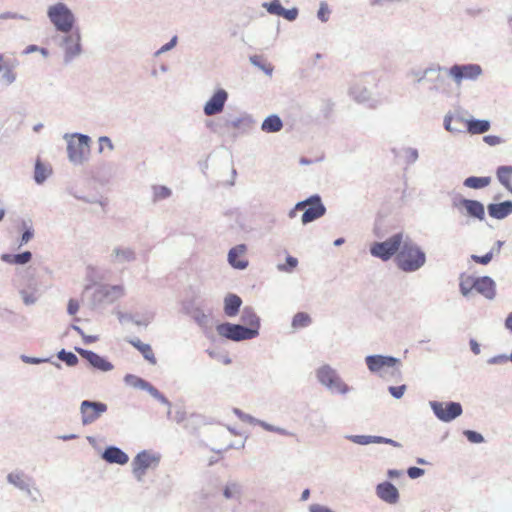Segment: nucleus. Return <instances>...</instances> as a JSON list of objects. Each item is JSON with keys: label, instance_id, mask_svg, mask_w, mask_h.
<instances>
[{"label": "nucleus", "instance_id": "nucleus-45", "mask_svg": "<svg viewBox=\"0 0 512 512\" xmlns=\"http://www.w3.org/2000/svg\"><path fill=\"white\" fill-rule=\"evenodd\" d=\"M310 323H311V318L305 312L296 313L292 319V327L296 328V329L307 327Z\"/></svg>", "mask_w": 512, "mask_h": 512}, {"label": "nucleus", "instance_id": "nucleus-55", "mask_svg": "<svg viewBox=\"0 0 512 512\" xmlns=\"http://www.w3.org/2000/svg\"><path fill=\"white\" fill-rule=\"evenodd\" d=\"M493 256H494V249H491L485 255H482V256L472 255L471 258L476 263H479V264H482V265H487L488 263H490V261L492 260Z\"/></svg>", "mask_w": 512, "mask_h": 512}, {"label": "nucleus", "instance_id": "nucleus-52", "mask_svg": "<svg viewBox=\"0 0 512 512\" xmlns=\"http://www.w3.org/2000/svg\"><path fill=\"white\" fill-rule=\"evenodd\" d=\"M330 13H331V11L328 7V4L326 2H321L320 6H319V10L317 12L318 19L321 22L326 23L329 20Z\"/></svg>", "mask_w": 512, "mask_h": 512}, {"label": "nucleus", "instance_id": "nucleus-38", "mask_svg": "<svg viewBox=\"0 0 512 512\" xmlns=\"http://www.w3.org/2000/svg\"><path fill=\"white\" fill-rule=\"evenodd\" d=\"M51 169L44 165L40 160L35 163L34 180L37 184H43L50 176Z\"/></svg>", "mask_w": 512, "mask_h": 512}, {"label": "nucleus", "instance_id": "nucleus-2", "mask_svg": "<svg viewBox=\"0 0 512 512\" xmlns=\"http://www.w3.org/2000/svg\"><path fill=\"white\" fill-rule=\"evenodd\" d=\"M62 52V62L65 66L83 54L82 35L78 27L69 32L59 33L52 38Z\"/></svg>", "mask_w": 512, "mask_h": 512}, {"label": "nucleus", "instance_id": "nucleus-6", "mask_svg": "<svg viewBox=\"0 0 512 512\" xmlns=\"http://www.w3.org/2000/svg\"><path fill=\"white\" fill-rule=\"evenodd\" d=\"M316 378L332 394L346 395L353 389L342 379L338 371L329 364H324L316 370Z\"/></svg>", "mask_w": 512, "mask_h": 512}, {"label": "nucleus", "instance_id": "nucleus-59", "mask_svg": "<svg viewBox=\"0 0 512 512\" xmlns=\"http://www.w3.org/2000/svg\"><path fill=\"white\" fill-rule=\"evenodd\" d=\"M177 41V36H173L168 43L164 44L159 50L155 52V56H159L173 49L176 46Z\"/></svg>", "mask_w": 512, "mask_h": 512}, {"label": "nucleus", "instance_id": "nucleus-19", "mask_svg": "<svg viewBox=\"0 0 512 512\" xmlns=\"http://www.w3.org/2000/svg\"><path fill=\"white\" fill-rule=\"evenodd\" d=\"M228 96V92L223 88H219L214 91L203 107L204 114L206 116L220 114L224 110Z\"/></svg>", "mask_w": 512, "mask_h": 512}, {"label": "nucleus", "instance_id": "nucleus-32", "mask_svg": "<svg viewBox=\"0 0 512 512\" xmlns=\"http://www.w3.org/2000/svg\"><path fill=\"white\" fill-rule=\"evenodd\" d=\"M496 177L499 183L512 194V166L502 165L496 169Z\"/></svg>", "mask_w": 512, "mask_h": 512}, {"label": "nucleus", "instance_id": "nucleus-50", "mask_svg": "<svg viewBox=\"0 0 512 512\" xmlns=\"http://www.w3.org/2000/svg\"><path fill=\"white\" fill-rule=\"evenodd\" d=\"M195 418H197V414H190V415H187L186 411L182 408H179L175 411V414H174V421L177 423V424H183L185 423L186 420L188 421H193Z\"/></svg>", "mask_w": 512, "mask_h": 512}, {"label": "nucleus", "instance_id": "nucleus-41", "mask_svg": "<svg viewBox=\"0 0 512 512\" xmlns=\"http://www.w3.org/2000/svg\"><path fill=\"white\" fill-rule=\"evenodd\" d=\"M476 278L477 277L473 276L461 277L459 287L463 296L467 297L473 290H475Z\"/></svg>", "mask_w": 512, "mask_h": 512}, {"label": "nucleus", "instance_id": "nucleus-29", "mask_svg": "<svg viewBox=\"0 0 512 512\" xmlns=\"http://www.w3.org/2000/svg\"><path fill=\"white\" fill-rule=\"evenodd\" d=\"M241 322L244 324L245 327H248V329L255 330L256 337L259 335L261 320L252 307L245 306L242 309Z\"/></svg>", "mask_w": 512, "mask_h": 512}, {"label": "nucleus", "instance_id": "nucleus-58", "mask_svg": "<svg viewBox=\"0 0 512 512\" xmlns=\"http://www.w3.org/2000/svg\"><path fill=\"white\" fill-rule=\"evenodd\" d=\"M15 264L24 265L32 259V253L30 251H24L19 254H15Z\"/></svg>", "mask_w": 512, "mask_h": 512}, {"label": "nucleus", "instance_id": "nucleus-5", "mask_svg": "<svg viewBox=\"0 0 512 512\" xmlns=\"http://www.w3.org/2000/svg\"><path fill=\"white\" fill-rule=\"evenodd\" d=\"M443 70H445L444 67L433 64L424 69L411 68L407 71L406 76L413 80L414 85H420L424 82L430 83L428 92L430 94H437L444 83V78L441 76Z\"/></svg>", "mask_w": 512, "mask_h": 512}, {"label": "nucleus", "instance_id": "nucleus-25", "mask_svg": "<svg viewBox=\"0 0 512 512\" xmlns=\"http://www.w3.org/2000/svg\"><path fill=\"white\" fill-rule=\"evenodd\" d=\"M246 251L247 247L245 244H239L231 248L228 252L229 264L235 269H245L248 266V260L244 258Z\"/></svg>", "mask_w": 512, "mask_h": 512}, {"label": "nucleus", "instance_id": "nucleus-35", "mask_svg": "<svg viewBox=\"0 0 512 512\" xmlns=\"http://www.w3.org/2000/svg\"><path fill=\"white\" fill-rule=\"evenodd\" d=\"M191 316L193 320L197 323L199 327L206 330L212 327V319L209 313H205V311L201 308H195L191 312Z\"/></svg>", "mask_w": 512, "mask_h": 512}, {"label": "nucleus", "instance_id": "nucleus-9", "mask_svg": "<svg viewBox=\"0 0 512 512\" xmlns=\"http://www.w3.org/2000/svg\"><path fill=\"white\" fill-rule=\"evenodd\" d=\"M452 206L467 219L479 222H483L486 219L485 206L478 200L459 197L453 200Z\"/></svg>", "mask_w": 512, "mask_h": 512}, {"label": "nucleus", "instance_id": "nucleus-27", "mask_svg": "<svg viewBox=\"0 0 512 512\" xmlns=\"http://www.w3.org/2000/svg\"><path fill=\"white\" fill-rule=\"evenodd\" d=\"M487 211L491 218L502 220L512 214V201L506 200L500 203H490L487 206Z\"/></svg>", "mask_w": 512, "mask_h": 512}, {"label": "nucleus", "instance_id": "nucleus-12", "mask_svg": "<svg viewBox=\"0 0 512 512\" xmlns=\"http://www.w3.org/2000/svg\"><path fill=\"white\" fill-rule=\"evenodd\" d=\"M124 382L135 389L146 391L161 404L166 405L168 407L167 416H171V402L150 382L133 374L125 375Z\"/></svg>", "mask_w": 512, "mask_h": 512}, {"label": "nucleus", "instance_id": "nucleus-7", "mask_svg": "<svg viewBox=\"0 0 512 512\" xmlns=\"http://www.w3.org/2000/svg\"><path fill=\"white\" fill-rule=\"evenodd\" d=\"M402 242H404V233L398 232L384 241L372 243L369 251L373 257L386 262L393 256L396 257V254L402 246Z\"/></svg>", "mask_w": 512, "mask_h": 512}, {"label": "nucleus", "instance_id": "nucleus-48", "mask_svg": "<svg viewBox=\"0 0 512 512\" xmlns=\"http://www.w3.org/2000/svg\"><path fill=\"white\" fill-rule=\"evenodd\" d=\"M20 359L24 362V363H27V364H41V363H46V362H50L52 363L56 368L60 369L61 368V364L59 362H56V361H51L50 358H38V357H31V356H27V355H21L20 356Z\"/></svg>", "mask_w": 512, "mask_h": 512}, {"label": "nucleus", "instance_id": "nucleus-53", "mask_svg": "<svg viewBox=\"0 0 512 512\" xmlns=\"http://www.w3.org/2000/svg\"><path fill=\"white\" fill-rule=\"evenodd\" d=\"M463 434L466 436L469 442L479 444L484 442V437L479 432L473 430H465Z\"/></svg>", "mask_w": 512, "mask_h": 512}, {"label": "nucleus", "instance_id": "nucleus-1", "mask_svg": "<svg viewBox=\"0 0 512 512\" xmlns=\"http://www.w3.org/2000/svg\"><path fill=\"white\" fill-rule=\"evenodd\" d=\"M426 263V254L408 235L395 257V264L403 272L412 273L420 270Z\"/></svg>", "mask_w": 512, "mask_h": 512}, {"label": "nucleus", "instance_id": "nucleus-64", "mask_svg": "<svg viewBox=\"0 0 512 512\" xmlns=\"http://www.w3.org/2000/svg\"><path fill=\"white\" fill-rule=\"evenodd\" d=\"M98 142H99V153H102L103 150H104V146H106L110 151H112L114 149V145L111 141V139L107 136H101L99 137L98 139Z\"/></svg>", "mask_w": 512, "mask_h": 512}, {"label": "nucleus", "instance_id": "nucleus-47", "mask_svg": "<svg viewBox=\"0 0 512 512\" xmlns=\"http://www.w3.org/2000/svg\"><path fill=\"white\" fill-rule=\"evenodd\" d=\"M262 7L267 10L269 14L281 16L284 7L279 0H272L271 2L262 3Z\"/></svg>", "mask_w": 512, "mask_h": 512}, {"label": "nucleus", "instance_id": "nucleus-22", "mask_svg": "<svg viewBox=\"0 0 512 512\" xmlns=\"http://www.w3.org/2000/svg\"><path fill=\"white\" fill-rule=\"evenodd\" d=\"M135 249L129 246L117 245L110 253V262L114 265H123L136 261Z\"/></svg>", "mask_w": 512, "mask_h": 512}, {"label": "nucleus", "instance_id": "nucleus-57", "mask_svg": "<svg viewBox=\"0 0 512 512\" xmlns=\"http://www.w3.org/2000/svg\"><path fill=\"white\" fill-rule=\"evenodd\" d=\"M0 19H18L23 21H31V18L28 15L13 13V12H4L0 14Z\"/></svg>", "mask_w": 512, "mask_h": 512}, {"label": "nucleus", "instance_id": "nucleus-16", "mask_svg": "<svg viewBox=\"0 0 512 512\" xmlns=\"http://www.w3.org/2000/svg\"><path fill=\"white\" fill-rule=\"evenodd\" d=\"M107 405L103 402L84 400L80 404L81 422L83 425L94 423L107 411Z\"/></svg>", "mask_w": 512, "mask_h": 512}, {"label": "nucleus", "instance_id": "nucleus-23", "mask_svg": "<svg viewBox=\"0 0 512 512\" xmlns=\"http://www.w3.org/2000/svg\"><path fill=\"white\" fill-rule=\"evenodd\" d=\"M376 495L387 504H397L400 494L395 485L389 481H384L376 486Z\"/></svg>", "mask_w": 512, "mask_h": 512}, {"label": "nucleus", "instance_id": "nucleus-15", "mask_svg": "<svg viewBox=\"0 0 512 512\" xmlns=\"http://www.w3.org/2000/svg\"><path fill=\"white\" fill-rule=\"evenodd\" d=\"M348 95L356 103L367 105L372 109L379 107L381 104V101L373 95L372 91L359 82L350 84Z\"/></svg>", "mask_w": 512, "mask_h": 512}, {"label": "nucleus", "instance_id": "nucleus-33", "mask_svg": "<svg viewBox=\"0 0 512 512\" xmlns=\"http://www.w3.org/2000/svg\"><path fill=\"white\" fill-rule=\"evenodd\" d=\"M128 342L135 347L150 364L157 363L154 352L149 344L141 342L138 338L129 339Z\"/></svg>", "mask_w": 512, "mask_h": 512}, {"label": "nucleus", "instance_id": "nucleus-26", "mask_svg": "<svg viewBox=\"0 0 512 512\" xmlns=\"http://www.w3.org/2000/svg\"><path fill=\"white\" fill-rule=\"evenodd\" d=\"M475 291L486 299L493 300L496 296V284L489 276L477 277Z\"/></svg>", "mask_w": 512, "mask_h": 512}, {"label": "nucleus", "instance_id": "nucleus-51", "mask_svg": "<svg viewBox=\"0 0 512 512\" xmlns=\"http://www.w3.org/2000/svg\"><path fill=\"white\" fill-rule=\"evenodd\" d=\"M298 264V260L293 256L286 257V264H278L277 269L283 272H291Z\"/></svg>", "mask_w": 512, "mask_h": 512}, {"label": "nucleus", "instance_id": "nucleus-11", "mask_svg": "<svg viewBox=\"0 0 512 512\" xmlns=\"http://www.w3.org/2000/svg\"><path fill=\"white\" fill-rule=\"evenodd\" d=\"M216 331L219 336L234 342L256 338L255 330L248 329V327L241 324H234L230 322L218 324L216 326Z\"/></svg>", "mask_w": 512, "mask_h": 512}, {"label": "nucleus", "instance_id": "nucleus-28", "mask_svg": "<svg viewBox=\"0 0 512 512\" xmlns=\"http://www.w3.org/2000/svg\"><path fill=\"white\" fill-rule=\"evenodd\" d=\"M101 457L110 464L125 465L129 461L128 455L116 446H108Z\"/></svg>", "mask_w": 512, "mask_h": 512}, {"label": "nucleus", "instance_id": "nucleus-31", "mask_svg": "<svg viewBox=\"0 0 512 512\" xmlns=\"http://www.w3.org/2000/svg\"><path fill=\"white\" fill-rule=\"evenodd\" d=\"M242 305V299L233 293H229L224 297V313L228 317H234L239 313Z\"/></svg>", "mask_w": 512, "mask_h": 512}, {"label": "nucleus", "instance_id": "nucleus-18", "mask_svg": "<svg viewBox=\"0 0 512 512\" xmlns=\"http://www.w3.org/2000/svg\"><path fill=\"white\" fill-rule=\"evenodd\" d=\"M6 480L29 497H32L33 491L39 493L38 488L32 487L33 479L22 470H14L8 473Z\"/></svg>", "mask_w": 512, "mask_h": 512}, {"label": "nucleus", "instance_id": "nucleus-54", "mask_svg": "<svg viewBox=\"0 0 512 512\" xmlns=\"http://www.w3.org/2000/svg\"><path fill=\"white\" fill-rule=\"evenodd\" d=\"M404 154H405L406 162L408 164L415 163L419 158V153L416 148H412V147L405 148Z\"/></svg>", "mask_w": 512, "mask_h": 512}, {"label": "nucleus", "instance_id": "nucleus-56", "mask_svg": "<svg viewBox=\"0 0 512 512\" xmlns=\"http://www.w3.org/2000/svg\"><path fill=\"white\" fill-rule=\"evenodd\" d=\"M1 77H2L3 82L6 85H11V84H13L16 81V73L9 66L2 73Z\"/></svg>", "mask_w": 512, "mask_h": 512}, {"label": "nucleus", "instance_id": "nucleus-20", "mask_svg": "<svg viewBox=\"0 0 512 512\" xmlns=\"http://www.w3.org/2000/svg\"><path fill=\"white\" fill-rule=\"evenodd\" d=\"M366 365L370 372L379 373L385 368H393L400 363L398 358L380 354L368 355L365 358Z\"/></svg>", "mask_w": 512, "mask_h": 512}, {"label": "nucleus", "instance_id": "nucleus-42", "mask_svg": "<svg viewBox=\"0 0 512 512\" xmlns=\"http://www.w3.org/2000/svg\"><path fill=\"white\" fill-rule=\"evenodd\" d=\"M347 439L358 445L378 444L379 436L373 435H348Z\"/></svg>", "mask_w": 512, "mask_h": 512}, {"label": "nucleus", "instance_id": "nucleus-36", "mask_svg": "<svg viewBox=\"0 0 512 512\" xmlns=\"http://www.w3.org/2000/svg\"><path fill=\"white\" fill-rule=\"evenodd\" d=\"M490 129V122L484 119L467 120V132L470 134H483Z\"/></svg>", "mask_w": 512, "mask_h": 512}, {"label": "nucleus", "instance_id": "nucleus-14", "mask_svg": "<svg viewBox=\"0 0 512 512\" xmlns=\"http://www.w3.org/2000/svg\"><path fill=\"white\" fill-rule=\"evenodd\" d=\"M160 457L146 450L139 452L132 461V472L138 481H142L146 470L156 468L159 464Z\"/></svg>", "mask_w": 512, "mask_h": 512}, {"label": "nucleus", "instance_id": "nucleus-37", "mask_svg": "<svg viewBox=\"0 0 512 512\" xmlns=\"http://www.w3.org/2000/svg\"><path fill=\"white\" fill-rule=\"evenodd\" d=\"M491 183V177L489 176H483V177H477V176H470L467 177L463 181V185L467 188L471 189H483L487 186H489Z\"/></svg>", "mask_w": 512, "mask_h": 512}, {"label": "nucleus", "instance_id": "nucleus-10", "mask_svg": "<svg viewBox=\"0 0 512 512\" xmlns=\"http://www.w3.org/2000/svg\"><path fill=\"white\" fill-rule=\"evenodd\" d=\"M126 294L124 285H99L92 294L93 307L111 304Z\"/></svg>", "mask_w": 512, "mask_h": 512}, {"label": "nucleus", "instance_id": "nucleus-49", "mask_svg": "<svg viewBox=\"0 0 512 512\" xmlns=\"http://www.w3.org/2000/svg\"><path fill=\"white\" fill-rule=\"evenodd\" d=\"M250 63L255 67H258L262 71H264L267 75H271L273 72V67L270 64H266L262 61L261 57L254 55L250 57Z\"/></svg>", "mask_w": 512, "mask_h": 512}, {"label": "nucleus", "instance_id": "nucleus-63", "mask_svg": "<svg viewBox=\"0 0 512 512\" xmlns=\"http://www.w3.org/2000/svg\"><path fill=\"white\" fill-rule=\"evenodd\" d=\"M25 227V231L23 232L21 236L20 246L27 244L34 235V230L31 226L26 227V223L23 224Z\"/></svg>", "mask_w": 512, "mask_h": 512}, {"label": "nucleus", "instance_id": "nucleus-8", "mask_svg": "<svg viewBox=\"0 0 512 512\" xmlns=\"http://www.w3.org/2000/svg\"><path fill=\"white\" fill-rule=\"evenodd\" d=\"M482 74V67L475 63L454 64L447 69L448 77L451 78L457 87H460L464 81L478 80Z\"/></svg>", "mask_w": 512, "mask_h": 512}, {"label": "nucleus", "instance_id": "nucleus-40", "mask_svg": "<svg viewBox=\"0 0 512 512\" xmlns=\"http://www.w3.org/2000/svg\"><path fill=\"white\" fill-rule=\"evenodd\" d=\"M241 495V486L237 482H228L223 489V496L225 499H238Z\"/></svg>", "mask_w": 512, "mask_h": 512}, {"label": "nucleus", "instance_id": "nucleus-46", "mask_svg": "<svg viewBox=\"0 0 512 512\" xmlns=\"http://www.w3.org/2000/svg\"><path fill=\"white\" fill-rule=\"evenodd\" d=\"M57 358L66 363V365L73 367L78 363V357L73 353L66 351L65 349L60 350L57 353Z\"/></svg>", "mask_w": 512, "mask_h": 512}, {"label": "nucleus", "instance_id": "nucleus-17", "mask_svg": "<svg viewBox=\"0 0 512 512\" xmlns=\"http://www.w3.org/2000/svg\"><path fill=\"white\" fill-rule=\"evenodd\" d=\"M304 201H308V203L301 217L303 225L311 223L325 214L326 208L318 194L312 195Z\"/></svg>", "mask_w": 512, "mask_h": 512}, {"label": "nucleus", "instance_id": "nucleus-24", "mask_svg": "<svg viewBox=\"0 0 512 512\" xmlns=\"http://www.w3.org/2000/svg\"><path fill=\"white\" fill-rule=\"evenodd\" d=\"M443 126L452 134L464 133L467 130V120L459 114L448 113L444 116Z\"/></svg>", "mask_w": 512, "mask_h": 512}, {"label": "nucleus", "instance_id": "nucleus-60", "mask_svg": "<svg viewBox=\"0 0 512 512\" xmlns=\"http://www.w3.org/2000/svg\"><path fill=\"white\" fill-rule=\"evenodd\" d=\"M508 355L507 354H499V355H495L493 357H490L488 360H487V364L489 365H502V364H505L509 361V358H507Z\"/></svg>", "mask_w": 512, "mask_h": 512}, {"label": "nucleus", "instance_id": "nucleus-13", "mask_svg": "<svg viewBox=\"0 0 512 512\" xmlns=\"http://www.w3.org/2000/svg\"><path fill=\"white\" fill-rule=\"evenodd\" d=\"M429 405L435 416L445 423L453 421L463 413L462 405L459 402L430 401Z\"/></svg>", "mask_w": 512, "mask_h": 512}, {"label": "nucleus", "instance_id": "nucleus-30", "mask_svg": "<svg viewBox=\"0 0 512 512\" xmlns=\"http://www.w3.org/2000/svg\"><path fill=\"white\" fill-rule=\"evenodd\" d=\"M242 421L246 422V423H249V424H252V425H259L263 429H265L266 431H269V432L278 433V434L284 435V436H294V433L286 430L285 428L274 426V425L269 424V423H267V422H265L263 420L257 419V418H255L252 415L247 414V413H245V415L243 416V420Z\"/></svg>", "mask_w": 512, "mask_h": 512}, {"label": "nucleus", "instance_id": "nucleus-4", "mask_svg": "<svg viewBox=\"0 0 512 512\" xmlns=\"http://www.w3.org/2000/svg\"><path fill=\"white\" fill-rule=\"evenodd\" d=\"M46 15L58 34L75 30L76 16L69 6L61 0L49 5Z\"/></svg>", "mask_w": 512, "mask_h": 512}, {"label": "nucleus", "instance_id": "nucleus-3", "mask_svg": "<svg viewBox=\"0 0 512 512\" xmlns=\"http://www.w3.org/2000/svg\"><path fill=\"white\" fill-rule=\"evenodd\" d=\"M63 139L67 143V158L74 166L84 165L90 158L91 138L82 133H66Z\"/></svg>", "mask_w": 512, "mask_h": 512}, {"label": "nucleus", "instance_id": "nucleus-43", "mask_svg": "<svg viewBox=\"0 0 512 512\" xmlns=\"http://www.w3.org/2000/svg\"><path fill=\"white\" fill-rule=\"evenodd\" d=\"M254 123L251 116L246 115L237 117L227 122V125L233 129L248 128Z\"/></svg>", "mask_w": 512, "mask_h": 512}, {"label": "nucleus", "instance_id": "nucleus-34", "mask_svg": "<svg viewBox=\"0 0 512 512\" xmlns=\"http://www.w3.org/2000/svg\"><path fill=\"white\" fill-rule=\"evenodd\" d=\"M283 128V122L281 118L272 114L264 119L261 124V129L266 133H276L279 132Z\"/></svg>", "mask_w": 512, "mask_h": 512}, {"label": "nucleus", "instance_id": "nucleus-62", "mask_svg": "<svg viewBox=\"0 0 512 512\" xmlns=\"http://www.w3.org/2000/svg\"><path fill=\"white\" fill-rule=\"evenodd\" d=\"M308 201H299L296 205L288 212V217L293 219L297 216L298 211H302L307 207Z\"/></svg>", "mask_w": 512, "mask_h": 512}, {"label": "nucleus", "instance_id": "nucleus-61", "mask_svg": "<svg viewBox=\"0 0 512 512\" xmlns=\"http://www.w3.org/2000/svg\"><path fill=\"white\" fill-rule=\"evenodd\" d=\"M388 391L389 393L396 399H400L405 391H406V386L405 385H400V386H390L388 388Z\"/></svg>", "mask_w": 512, "mask_h": 512}, {"label": "nucleus", "instance_id": "nucleus-44", "mask_svg": "<svg viewBox=\"0 0 512 512\" xmlns=\"http://www.w3.org/2000/svg\"><path fill=\"white\" fill-rule=\"evenodd\" d=\"M152 191L154 201L168 199L172 195V190L164 185H155L152 187Z\"/></svg>", "mask_w": 512, "mask_h": 512}, {"label": "nucleus", "instance_id": "nucleus-39", "mask_svg": "<svg viewBox=\"0 0 512 512\" xmlns=\"http://www.w3.org/2000/svg\"><path fill=\"white\" fill-rule=\"evenodd\" d=\"M35 292H37V285L35 283H31L27 289H21L19 291L25 305L29 306L37 302L38 298L35 295Z\"/></svg>", "mask_w": 512, "mask_h": 512}, {"label": "nucleus", "instance_id": "nucleus-21", "mask_svg": "<svg viewBox=\"0 0 512 512\" xmlns=\"http://www.w3.org/2000/svg\"><path fill=\"white\" fill-rule=\"evenodd\" d=\"M75 350L77 353H79L81 357L85 358L93 368L97 370H100L102 372H108L113 370L114 368L113 364L110 361H108L106 358L100 356L99 354L93 351L79 347H76Z\"/></svg>", "mask_w": 512, "mask_h": 512}]
</instances>
